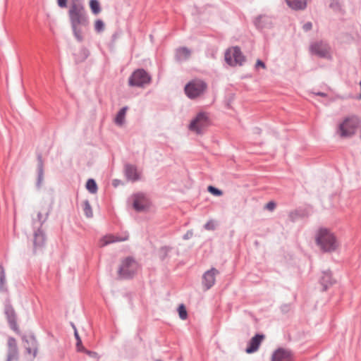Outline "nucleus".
<instances>
[{"label":"nucleus","instance_id":"nucleus-34","mask_svg":"<svg viewBox=\"0 0 361 361\" xmlns=\"http://www.w3.org/2000/svg\"><path fill=\"white\" fill-rule=\"evenodd\" d=\"M208 191L215 196H221L223 194V192L221 190L212 185L208 187Z\"/></svg>","mask_w":361,"mask_h":361},{"label":"nucleus","instance_id":"nucleus-41","mask_svg":"<svg viewBox=\"0 0 361 361\" xmlns=\"http://www.w3.org/2000/svg\"><path fill=\"white\" fill-rule=\"evenodd\" d=\"M57 4L60 8H66L67 6V0H57Z\"/></svg>","mask_w":361,"mask_h":361},{"label":"nucleus","instance_id":"nucleus-11","mask_svg":"<svg viewBox=\"0 0 361 361\" xmlns=\"http://www.w3.org/2000/svg\"><path fill=\"white\" fill-rule=\"evenodd\" d=\"M20 353L18 343L15 338L8 337L7 341V356L6 361H18Z\"/></svg>","mask_w":361,"mask_h":361},{"label":"nucleus","instance_id":"nucleus-15","mask_svg":"<svg viewBox=\"0 0 361 361\" xmlns=\"http://www.w3.org/2000/svg\"><path fill=\"white\" fill-rule=\"evenodd\" d=\"M23 341L27 343L25 350L27 354H32L33 358L36 357L38 351L37 341L34 335H30L23 338Z\"/></svg>","mask_w":361,"mask_h":361},{"label":"nucleus","instance_id":"nucleus-25","mask_svg":"<svg viewBox=\"0 0 361 361\" xmlns=\"http://www.w3.org/2000/svg\"><path fill=\"white\" fill-rule=\"evenodd\" d=\"M89 4L92 14L97 16L102 11V8L98 0H90Z\"/></svg>","mask_w":361,"mask_h":361},{"label":"nucleus","instance_id":"nucleus-44","mask_svg":"<svg viewBox=\"0 0 361 361\" xmlns=\"http://www.w3.org/2000/svg\"><path fill=\"white\" fill-rule=\"evenodd\" d=\"M317 94L319 95V96H322V97H326V94L324 93V92H317Z\"/></svg>","mask_w":361,"mask_h":361},{"label":"nucleus","instance_id":"nucleus-17","mask_svg":"<svg viewBox=\"0 0 361 361\" xmlns=\"http://www.w3.org/2000/svg\"><path fill=\"white\" fill-rule=\"evenodd\" d=\"M124 172L126 178L132 182H135L140 179V175L137 167L135 165L126 164L124 166Z\"/></svg>","mask_w":361,"mask_h":361},{"label":"nucleus","instance_id":"nucleus-2","mask_svg":"<svg viewBox=\"0 0 361 361\" xmlns=\"http://www.w3.org/2000/svg\"><path fill=\"white\" fill-rule=\"evenodd\" d=\"M315 242L323 252H333L339 246L336 237L326 228H320L317 231Z\"/></svg>","mask_w":361,"mask_h":361},{"label":"nucleus","instance_id":"nucleus-42","mask_svg":"<svg viewBox=\"0 0 361 361\" xmlns=\"http://www.w3.org/2000/svg\"><path fill=\"white\" fill-rule=\"evenodd\" d=\"M192 235H193L192 231H187V233L183 235V239H184V240H188V239L190 238L192 236Z\"/></svg>","mask_w":361,"mask_h":361},{"label":"nucleus","instance_id":"nucleus-10","mask_svg":"<svg viewBox=\"0 0 361 361\" xmlns=\"http://www.w3.org/2000/svg\"><path fill=\"white\" fill-rule=\"evenodd\" d=\"M47 237L44 231L37 228L34 231L33 234V253L36 254L38 252L42 251L46 245Z\"/></svg>","mask_w":361,"mask_h":361},{"label":"nucleus","instance_id":"nucleus-1","mask_svg":"<svg viewBox=\"0 0 361 361\" xmlns=\"http://www.w3.org/2000/svg\"><path fill=\"white\" fill-rule=\"evenodd\" d=\"M73 35L78 42L83 40L82 27L89 24V17L81 0H71L68 11Z\"/></svg>","mask_w":361,"mask_h":361},{"label":"nucleus","instance_id":"nucleus-22","mask_svg":"<svg viewBox=\"0 0 361 361\" xmlns=\"http://www.w3.org/2000/svg\"><path fill=\"white\" fill-rule=\"evenodd\" d=\"M37 185L39 186L41 184V182L43 179V175H44V163L42 159V156L41 154H37Z\"/></svg>","mask_w":361,"mask_h":361},{"label":"nucleus","instance_id":"nucleus-28","mask_svg":"<svg viewBox=\"0 0 361 361\" xmlns=\"http://www.w3.org/2000/svg\"><path fill=\"white\" fill-rule=\"evenodd\" d=\"M83 211H84L85 215L87 218L92 217L93 212H92V207H91V205L90 204V202L87 200H85L83 202Z\"/></svg>","mask_w":361,"mask_h":361},{"label":"nucleus","instance_id":"nucleus-27","mask_svg":"<svg viewBox=\"0 0 361 361\" xmlns=\"http://www.w3.org/2000/svg\"><path fill=\"white\" fill-rule=\"evenodd\" d=\"M86 188L90 193L95 194L98 189L96 181L92 178L88 179L86 183Z\"/></svg>","mask_w":361,"mask_h":361},{"label":"nucleus","instance_id":"nucleus-29","mask_svg":"<svg viewBox=\"0 0 361 361\" xmlns=\"http://www.w3.org/2000/svg\"><path fill=\"white\" fill-rule=\"evenodd\" d=\"M6 285V274L4 267L2 264H0V290L4 291L6 290V288L5 287Z\"/></svg>","mask_w":361,"mask_h":361},{"label":"nucleus","instance_id":"nucleus-38","mask_svg":"<svg viewBox=\"0 0 361 361\" xmlns=\"http://www.w3.org/2000/svg\"><path fill=\"white\" fill-rule=\"evenodd\" d=\"M276 207V203L274 201H270L265 205V209L269 211H273Z\"/></svg>","mask_w":361,"mask_h":361},{"label":"nucleus","instance_id":"nucleus-21","mask_svg":"<svg viewBox=\"0 0 361 361\" xmlns=\"http://www.w3.org/2000/svg\"><path fill=\"white\" fill-rule=\"evenodd\" d=\"M287 4L293 10H303L306 8L307 0H286Z\"/></svg>","mask_w":361,"mask_h":361},{"label":"nucleus","instance_id":"nucleus-4","mask_svg":"<svg viewBox=\"0 0 361 361\" xmlns=\"http://www.w3.org/2000/svg\"><path fill=\"white\" fill-rule=\"evenodd\" d=\"M361 121L357 116L345 118L339 125L337 133L341 137H350L355 135Z\"/></svg>","mask_w":361,"mask_h":361},{"label":"nucleus","instance_id":"nucleus-20","mask_svg":"<svg viewBox=\"0 0 361 361\" xmlns=\"http://www.w3.org/2000/svg\"><path fill=\"white\" fill-rule=\"evenodd\" d=\"M133 208L135 211L140 212L146 209L147 205L145 203V198L143 196L137 195L135 196V199L133 204Z\"/></svg>","mask_w":361,"mask_h":361},{"label":"nucleus","instance_id":"nucleus-37","mask_svg":"<svg viewBox=\"0 0 361 361\" xmlns=\"http://www.w3.org/2000/svg\"><path fill=\"white\" fill-rule=\"evenodd\" d=\"M288 216L292 221H295V219L299 216V213L298 211H293L289 213Z\"/></svg>","mask_w":361,"mask_h":361},{"label":"nucleus","instance_id":"nucleus-43","mask_svg":"<svg viewBox=\"0 0 361 361\" xmlns=\"http://www.w3.org/2000/svg\"><path fill=\"white\" fill-rule=\"evenodd\" d=\"M255 66H256L257 68L259 67V66H261L262 68H265V67H266L265 63L262 61H261L259 59H258L257 61Z\"/></svg>","mask_w":361,"mask_h":361},{"label":"nucleus","instance_id":"nucleus-3","mask_svg":"<svg viewBox=\"0 0 361 361\" xmlns=\"http://www.w3.org/2000/svg\"><path fill=\"white\" fill-rule=\"evenodd\" d=\"M207 88L208 85L205 81L196 78L190 80L185 85L184 91L189 99H195L203 96Z\"/></svg>","mask_w":361,"mask_h":361},{"label":"nucleus","instance_id":"nucleus-18","mask_svg":"<svg viewBox=\"0 0 361 361\" xmlns=\"http://www.w3.org/2000/svg\"><path fill=\"white\" fill-rule=\"evenodd\" d=\"M191 55V51L185 47H179L176 50V59L178 61H184L188 60Z\"/></svg>","mask_w":361,"mask_h":361},{"label":"nucleus","instance_id":"nucleus-5","mask_svg":"<svg viewBox=\"0 0 361 361\" xmlns=\"http://www.w3.org/2000/svg\"><path fill=\"white\" fill-rule=\"evenodd\" d=\"M138 264L133 257H127L121 261L118 270V276L122 279H132L137 272Z\"/></svg>","mask_w":361,"mask_h":361},{"label":"nucleus","instance_id":"nucleus-6","mask_svg":"<svg viewBox=\"0 0 361 361\" xmlns=\"http://www.w3.org/2000/svg\"><path fill=\"white\" fill-rule=\"evenodd\" d=\"M152 77L143 68L135 70L128 78V85L130 87L143 88L151 83Z\"/></svg>","mask_w":361,"mask_h":361},{"label":"nucleus","instance_id":"nucleus-40","mask_svg":"<svg viewBox=\"0 0 361 361\" xmlns=\"http://www.w3.org/2000/svg\"><path fill=\"white\" fill-rule=\"evenodd\" d=\"M312 24L311 22H307V23H305L302 26V28L305 32L310 30L312 29Z\"/></svg>","mask_w":361,"mask_h":361},{"label":"nucleus","instance_id":"nucleus-36","mask_svg":"<svg viewBox=\"0 0 361 361\" xmlns=\"http://www.w3.org/2000/svg\"><path fill=\"white\" fill-rule=\"evenodd\" d=\"M204 228L208 231H214L216 228L215 223L213 220L208 221L204 226Z\"/></svg>","mask_w":361,"mask_h":361},{"label":"nucleus","instance_id":"nucleus-26","mask_svg":"<svg viewBox=\"0 0 361 361\" xmlns=\"http://www.w3.org/2000/svg\"><path fill=\"white\" fill-rule=\"evenodd\" d=\"M128 239V235H126L123 238H119L114 235H109L105 237V241L104 243V245H106L110 243H116V242H121L125 241Z\"/></svg>","mask_w":361,"mask_h":361},{"label":"nucleus","instance_id":"nucleus-9","mask_svg":"<svg viewBox=\"0 0 361 361\" xmlns=\"http://www.w3.org/2000/svg\"><path fill=\"white\" fill-rule=\"evenodd\" d=\"M4 314L10 328L15 332L19 333V328L17 323V315L16 311L8 300L4 304Z\"/></svg>","mask_w":361,"mask_h":361},{"label":"nucleus","instance_id":"nucleus-31","mask_svg":"<svg viewBox=\"0 0 361 361\" xmlns=\"http://www.w3.org/2000/svg\"><path fill=\"white\" fill-rule=\"evenodd\" d=\"M79 53L81 55V58H76L75 59V61L76 63H80V62H82L83 61H85L88 55H89V51L87 49L85 48H82L80 51H79Z\"/></svg>","mask_w":361,"mask_h":361},{"label":"nucleus","instance_id":"nucleus-24","mask_svg":"<svg viewBox=\"0 0 361 361\" xmlns=\"http://www.w3.org/2000/svg\"><path fill=\"white\" fill-rule=\"evenodd\" d=\"M127 109L128 106H123L119 110L114 120L116 124L122 126L124 123Z\"/></svg>","mask_w":361,"mask_h":361},{"label":"nucleus","instance_id":"nucleus-12","mask_svg":"<svg viewBox=\"0 0 361 361\" xmlns=\"http://www.w3.org/2000/svg\"><path fill=\"white\" fill-rule=\"evenodd\" d=\"M271 361H294V355L288 348H279L273 352Z\"/></svg>","mask_w":361,"mask_h":361},{"label":"nucleus","instance_id":"nucleus-33","mask_svg":"<svg viewBox=\"0 0 361 361\" xmlns=\"http://www.w3.org/2000/svg\"><path fill=\"white\" fill-rule=\"evenodd\" d=\"M104 30V23L101 19H97L94 23V30L99 33Z\"/></svg>","mask_w":361,"mask_h":361},{"label":"nucleus","instance_id":"nucleus-19","mask_svg":"<svg viewBox=\"0 0 361 361\" xmlns=\"http://www.w3.org/2000/svg\"><path fill=\"white\" fill-rule=\"evenodd\" d=\"M320 283L323 286V290H327L329 286L334 283L331 272L329 271H323L322 276L320 279Z\"/></svg>","mask_w":361,"mask_h":361},{"label":"nucleus","instance_id":"nucleus-13","mask_svg":"<svg viewBox=\"0 0 361 361\" xmlns=\"http://www.w3.org/2000/svg\"><path fill=\"white\" fill-rule=\"evenodd\" d=\"M310 51L313 54L320 58H329L330 56V47L324 42H317L311 44Z\"/></svg>","mask_w":361,"mask_h":361},{"label":"nucleus","instance_id":"nucleus-8","mask_svg":"<svg viewBox=\"0 0 361 361\" xmlns=\"http://www.w3.org/2000/svg\"><path fill=\"white\" fill-rule=\"evenodd\" d=\"M209 119L204 112L197 114L196 117L191 121L189 128L190 130L201 134L207 127L209 126Z\"/></svg>","mask_w":361,"mask_h":361},{"label":"nucleus","instance_id":"nucleus-30","mask_svg":"<svg viewBox=\"0 0 361 361\" xmlns=\"http://www.w3.org/2000/svg\"><path fill=\"white\" fill-rule=\"evenodd\" d=\"M171 250L170 247L164 246L159 250V257L161 260L164 261L167 257L169 251Z\"/></svg>","mask_w":361,"mask_h":361},{"label":"nucleus","instance_id":"nucleus-23","mask_svg":"<svg viewBox=\"0 0 361 361\" xmlns=\"http://www.w3.org/2000/svg\"><path fill=\"white\" fill-rule=\"evenodd\" d=\"M49 211H47L45 214V216L43 217L42 212H38L37 219H33L32 226L34 228H42V225L47 221L49 216Z\"/></svg>","mask_w":361,"mask_h":361},{"label":"nucleus","instance_id":"nucleus-39","mask_svg":"<svg viewBox=\"0 0 361 361\" xmlns=\"http://www.w3.org/2000/svg\"><path fill=\"white\" fill-rule=\"evenodd\" d=\"M263 19L262 16H259L256 18L255 23V25L259 28H262L263 26L261 25L262 20Z\"/></svg>","mask_w":361,"mask_h":361},{"label":"nucleus","instance_id":"nucleus-32","mask_svg":"<svg viewBox=\"0 0 361 361\" xmlns=\"http://www.w3.org/2000/svg\"><path fill=\"white\" fill-rule=\"evenodd\" d=\"M178 311L179 317L181 319L184 320V319H187L188 313H187V310H186L184 305H183V304L180 305L178 308Z\"/></svg>","mask_w":361,"mask_h":361},{"label":"nucleus","instance_id":"nucleus-35","mask_svg":"<svg viewBox=\"0 0 361 361\" xmlns=\"http://www.w3.org/2000/svg\"><path fill=\"white\" fill-rule=\"evenodd\" d=\"M74 335H75V339L77 341V342H76L77 348L79 351H81L83 348V347L82 345V341H81L80 337L76 329H75Z\"/></svg>","mask_w":361,"mask_h":361},{"label":"nucleus","instance_id":"nucleus-14","mask_svg":"<svg viewBox=\"0 0 361 361\" xmlns=\"http://www.w3.org/2000/svg\"><path fill=\"white\" fill-rule=\"evenodd\" d=\"M219 274V271L214 267L204 272L202 276V285L205 290L210 289L214 285L216 276Z\"/></svg>","mask_w":361,"mask_h":361},{"label":"nucleus","instance_id":"nucleus-7","mask_svg":"<svg viewBox=\"0 0 361 361\" xmlns=\"http://www.w3.org/2000/svg\"><path fill=\"white\" fill-rule=\"evenodd\" d=\"M225 60L231 66H242L245 58L238 47L228 49L225 53Z\"/></svg>","mask_w":361,"mask_h":361},{"label":"nucleus","instance_id":"nucleus-16","mask_svg":"<svg viewBox=\"0 0 361 361\" xmlns=\"http://www.w3.org/2000/svg\"><path fill=\"white\" fill-rule=\"evenodd\" d=\"M264 334H257L249 341V343L247 344V347L245 350L246 353H252L256 352L258 350V348H259L261 343L264 340Z\"/></svg>","mask_w":361,"mask_h":361}]
</instances>
